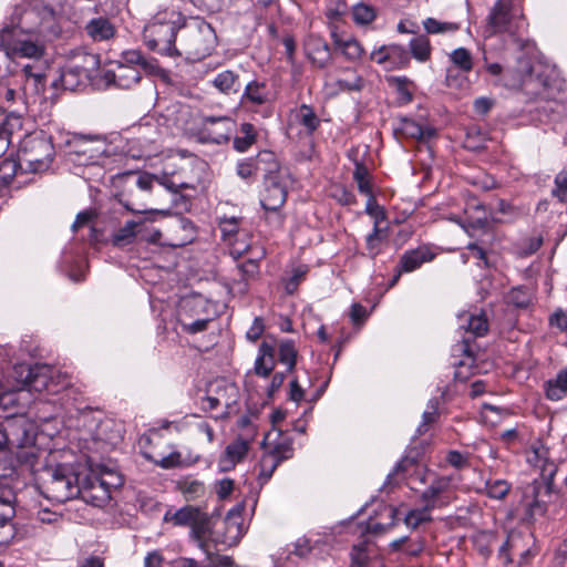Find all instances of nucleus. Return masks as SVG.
<instances>
[{"label":"nucleus","mask_w":567,"mask_h":567,"mask_svg":"<svg viewBox=\"0 0 567 567\" xmlns=\"http://www.w3.org/2000/svg\"><path fill=\"white\" fill-rule=\"evenodd\" d=\"M423 27L429 34L453 33L460 29V24L456 22H443L434 18H426L423 21Z\"/></svg>","instance_id":"obj_44"},{"label":"nucleus","mask_w":567,"mask_h":567,"mask_svg":"<svg viewBox=\"0 0 567 567\" xmlns=\"http://www.w3.org/2000/svg\"><path fill=\"white\" fill-rule=\"evenodd\" d=\"M120 63H125L126 65L132 66H141L144 70L152 69V63L148 62L143 54L140 51L136 50H128L123 52L122 54V61Z\"/></svg>","instance_id":"obj_55"},{"label":"nucleus","mask_w":567,"mask_h":567,"mask_svg":"<svg viewBox=\"0 0 567 567\" xmlns=\"http://www.w3.org/2000/svg\"><path fill=\"white\" fill-rule=\"evenodd\" d=\"M54 20V10L44 4V0H32L16 24L4 25L0 30V51L14 66L40 63L45 54V44L39 38L44 23Z\"/></svg>","instance_id":"obj_1"},{"label":"nucleus","mask_w":567,"mask_h":567,"mask_svg":"<svg viewBox=\"0 0 567 567\" xmlns=\"http://www.w3.org/2000/svg\"><path fill=\"white\" fill-rule=\"evenodd\" d=\"M257 140V132L251 123H243L239 128V135L234 138L233 146L237 152L248 151Z\"/></svg>","instance_id":"obj_39"},{"label":"nucleus","mask_w":567,"mask_h":567,"mask_svg":"<svg viewBox=\"0 0 567 567\" xmlns=\"http://www.w3.org/2000/svg\"><path fill=\"white\" fill-rule=\"evenodd\" d=\"M208 559V564L206 566L210 567H234V560L229 556L224 555H215L210 550V556L206 555Z\"/></svg>","instance_id":"obj_64"},{"label":"nucleus","mask_w":567,"mask_h":567,"mask_svg":"<svg viewBox=\"0 0 567 567\" xmlns=\"http://www.w3.org/2000/svg\"><path fill=\"white\" fill-rule=\"evenodd\" d=\"M553 195L561 203H567V172H559L555 177Z\"/></svg>","instance_id":"obj_58"},{"label":"nucleus","mask_w":567,"mask_h":567,"mask_svg":"<svg viewBox=\"0 0 567 567\" xmlns=\"http://www.w3.org/2000/svg\"><path fill=\"white\" fill-rule=\"evenodd\" d=\"M203 512L204 511L199 507L186 505L174 513L167 512L164 519L175 526L190 527Z\"/></svg>","instance_id":"obj_31"},{"label":"nucleus","mask_w":567,"mask_h":567,"mask_svg":"<svg viewBox=\"0 0 567 567\" xmlns=\"http://www.w3.org/2000/svg\"><path fill=\"white\" fill-rule=\"evenodd\" d=\"M213 84L216 89L225 94L237 93L241 87L238 74L229 70L217 74L213 81Z\"/></svg>","instance_id":"obj_37"},{"label":"nucleus","mask_w":567,"mask_h":567,"mask_svg":"<svg viewBox=\"0 0 567 567\" xmlns=\"http://www.w3.org/2000/svg\"><path fill=\"white\" fill-rule=\"evenodd\" d=\"M333 43L341 54L349 61H358L364 54V49L361 43L352 38H340L337 33H332Z\"/></svg>","instance_id":"obj_30"},{"label":"nucleus","mask_w":567,"mask_h":567,"mask_svg":"<svg viewBox=\"0 0 567 567\" xmlns=\"http://www.w3.org/2000/svg\"><path fill=\"white\" fill-rule=\"evenodd\" d=\"M53 369L45 364H17L13 368V375L18 381L17 390L28 388L29 391L41 392L51 390Z\"/></svg>","instance_id":"obj_10"},{"label":"nucleus","mask_w":567,"mask_h":567,"mask_svg":"<svg viewBox=\"0 0 567 567\" xmlns=\"http://www.w3.org/2000/svg\"><path fill=\"white\" fill-rule=\"evenodd\" d=\"M485 491L489 498L503 499L511 491V484L504 480L488 481Z\"/></svg>","instance_id":"obj_52"},{"label":"nucleus","mask_w":567,"mask_h":567,"mask_svg":"<svg viewBox=\"0 0 567 567\" xmlns=\"http://www.w3.org/2000/svg\"><path fill=\"white\" fill-rule=\"evenodd\" d=\"M269 437H270V435L267 434L264 440V444H266V442H268L267 443L269 446L268 453L270 455L276 456V458H278V461H280V462L292 457L293 447H292V442L289 437L278 434V437L275 442H270Z\"/></svg>","instance_id":"obj_34"},{"label":"nucleus","mask_w":567,"mask_h":567,"mask_svg":"<svg viewBox=\"0 0 567 567\" xmlns=\"http://www.w3.org/2000/svg\"><path fill=\"white\" fill-rule=\"evenodd\" d=\"M216 34L207 22H198L183 31L174 56H184L186 60L200 61L210 54L214 49Z\"/></svg>","instance_id":"obj_7"},{"label":"nucleus","mask_w":567,"mask_h":567,"mask_svg":"<svg viewBox=\"0 0 567 567\" xmlns=\"http://www.w3.org/2000/svg\"><path fill=\"white\" fill-rule=\"evenodd\" d=\"M178 322L183 329V331L194 334L202 331H205L207 329L208 323L210 322L209 319H197L193 322H188L185 318H183V315L178 319Z\"/></svg>","instance_id":"obj_59"},{"label":"nucleus","mask_w":567,"mask_h":567,"mask_svg":"<svg viewBox=\"0 0 567 567\" xmlns=\"http://www.w3.org/2000/svg\"><path fill=\"white\" fill-rule=\"evenodd\" d=\"M353 179L355 181L358 189L361 194L365 196L373 194L370 184V173L369 169L363 164L355 163Z\"/></svg>","instance_id":"obj_48"},{"label":"nucleus","mask_w":567,"mask_h":567,"mask_svg":"<svg viewBox=\"0 0 567 567\" xmlns=\"http://www.w3.org/2000/svg\"><path fill=\"white\" fill-rule=\"evenodd\" d=\"M237 270L241 277L243 288L241 291H246L247 282L249 280H254L258 277L260 267L259 262L256 259H247L246 261L239 262L237 265Z\"/></svg>","instance_id":"obj_46"},{"label":"nucleus","mask_w":567,"mask_h":567,"mask_svg":"<svg viewBox=\"0 0 567 567\" xmlns=\"http://www.w3.org/2000/svg\"><path fill=\"white\" fill-rule=\"evenodd\" d=\"M437 404L436 402H432L431 410L425 411L422 415V423L417 427V433L420 435L425 433L429 430L430 425H432L437 420Z\"/></svg>","instance_id":"obj_61"},{"label":"nucleus","mask_w":567,"mask_h":567,"mask_svg":"<svg viewBox=\"0 0 567 567\" xmlns=\"http://www.w3.org/2000/svg\"><path fill=\"white\" fill-rule=\"evenodd\" d=\"M371 60L391 69L405 68L410 62L409 52L400 44L382 45L372 51Z\"/></svg>","instance_id":"obj_14"},{"label":"nucleus","mask_w":567,"mask_h":567,"mask_svg":"<svg viewBox=\"0 0 567 567\" xmlns=\"http://www.w3.org/2000/svg\"><path fill=\"white\" fill-rule=\"evenodd\" d=\"M368 202L365 205V213L374 219V225L380 224L385 219V213L381 206L378 205L373 194L367 195Z\"/></svg>","instance_id":"obj_57"},{"label":"nucleus","mask_w":567,"mask_h":567,"mask_svg":"<svg viewBox=\"0 0 567 567\" xmlns=\"http://www.w3.org/2000/svg\"><path fill=\"white\" fill-rule=\"evenodd\" d=\"M250 449V440L238 437L229 443L218 460V467L221 472H229L243 462Z\"/></svg>","instance_id":"obj_17"},{"label":"nucleus","mask_w":567,"mask_h":567,"mask_svg":"<svg viewBox=\"0 0 567 567\" xmlns=\"http://www.w3.org/2000/svg\"><path fill=\"white\" fill-rule=\"evenodd\" d=\"M352 19L358 25H369L377 18V10L374 7L359 2L352 7Z\"/></svg>","instance_id":"obj_40"},{"label":"nucleus","mask_w":567,"mask_h":567,"mask_svg":"<svg viewBox=\"0 0 567 567\" xmlns=\"http://www.w3.org/2000/svg\"><path fill=\"white\" fill-rule=\"evenodd\" d=\"M398 509L391 505L381 504L379 506L378 516L381 517V522L375 518H370L367 525V530L371 534H384L398 523Z\"/></svg>","instance_id":"obj_23"},{"label":"nucleus","mask_w":567,"mask_h":567,"mask_svg":"<svg viewBox=\"0 0 567 567\" xmlns=\"http://www.w3.org/2000/svg\"><path fill=\"white\" fill-rule=\"evenodd\" d=\"M525 24L523 4L520 0H498L491 8L486 17V37L497 33L514 34Z\"/></svg>","instance_id":"obj_6"},{"label":"nucleus","mask_w":567,"mask_h":567,"mask_svg":"<svg viewBox=\"0 0 567 567\" xmlns=\"http://www.w3.org/2000/svg\"><path fill=\"white\" fill-rule=\"evenodd\" d=\"M494 538H495L494 535L492 533H487V532H482V533H478L475 535V537H474L475 546L483 557H488L491 555V553H492L491 546H492Z\"/></svg>","instance_id":"obj_56"},{"label":"nucleus","mask_w":567,"mask_h":567,"mask_svg":"<svg viewBox=\"0 0 567 567\" xmlns=\"http://www.w3.org/2000/svg\"><path fill=\"white\" fill-rule=\"evenodd\" d=\"M142 75L137 68L126 65L125 63H117L114 70H109L104 73V79L107 83H113L120 89H131L137 84Z\"/></svg>","instance_id":"obj_19"},{"label":"nucleus","mask_w":567,"mask_h":567,"mask_svg":"<svg viewBox=\"0 0 567 567\" xmlns=\"http://www.w3.org/2000/svg\"><path fill=\"white\" fill-rule=\"evenodd\" d=\"M90 78V70L84 64L70 62L61 73L62 85L66 90L74 91L84 84Z\"/></svg>","instance_id":"obj_24"},{"label":"nucleus","mask_w":567,"mask_h":567,"mask_svg":"<svg viewBox=\"0 0 567 567\" xmlns=\"http://www.w3.org/2000/svg\"><path fill=\"white\" fill-rule=\"evenodd\" d=\"M9 444L24 447L33 443V425L24 416H12L2 423Z\"/></svg>","instance_id":"obj_12"},{"label":"nucleus","mask_w":567,"mask_h":567,"mask_svg":"<svg viewBox=\"0 0 567 567\" xmlns=\"http://www.w3.org/2000/svg\"><path fill=\"white\" fill-rule=\"evenodd\" d=\"M297 121L302 125L309 134H312L320 125V120L313 109L307 104H302L296 114Z\"/></svg>","instance_id":"obj_41"},{"label":"nucleus","mask_w":567,"mask_h":567,"mask_svg":"<svg viewBox=\"0 0 567 567\" xmlns=\"http://www.w3.org/2000/svg\"><path fill=\"white\" fill-rule=\"evenodd\" d=\"M388 233L386 229L381 228V226L374 225L373 230L365 238V248L367 255L370 258H375L381 251L386 243Z\"/></svg>","instance_id":"obj_38"},{"label":"nucleus","mask_w":567,"mask_h":567,"mask_svg":"<svg viewBox=\"0 0 567 567\" xmlns=\"http://www.w3.org/2000/svg\"><path fill=\"white\" fill-rule=\"evenodd\" d=\"M233 121L228 116H204L200 133L204 140L223 144L229 140Z\"/></svg>","instance_id":"obj_13"},{"label":"nucleus","mask_w":567,"mask_h":567,"mask_svg":"<svg viewBox=\"0 0 567 567\" xmlns=\"http://www.w3.org/2000/svg\"><path fill=\"white\" fill-rule=\"evenodd\" d=\"M281 462L278 461V458H276V456L274 455H270L268 452H266L261 458H260V462H259V467H260V472H259V481L261 483H266L272 475V473L275 472V470L277 468V466L280 464Z\"/></svg>","instance_id":"obj_51"},{"label":"nucleus","mask_w":567,"mask_h":567,"mask_svg":"<svg viewBox=\"0 0 567 567\" xmlns=\"http://www.w3.org/2000/svg\"><path fill=\"white\" fill-rule=\"evenodd\" d=\"M54 146L43 133L25 135L20 142L19 159L21 169L31 173L45 172L54 158Z\"/></svg>","instance_id":"obj_5"},{"label":"nucleus","mask_w":567,"mask_h":567,"mask_svg":"<svg viewBox=\"0 0 567 567\" xmlns=\"http://www.w3.org/2000/svg\"><path fill=\"white\" fill-rule=\"evenodd\" d=\"M433 258L434 254L427 246H419L415 249L405 251L400 258L399 272L394 278V281L398 280V277L402 272L414 271L419 269L423 264L431 261Z\"/></svg>","instance_id":"obj_20"},{"label":"nucleus","mask_w":567,"mask_h":567,"mask_svg":"<svg viewBox=\"0 0 567 567\" xmlns=\"http://www.w3.org/2000/svg\"><path fill=\"white\" fill-rule=\"evenodd\" d=\"M331 196L341 205L351 206L357 203L355 196L351 190L344 186H336L332 189Z\"/></svg>","instance_id":"obj_60"},{"label":"nucleus","mask_w":567,"mask_h":567,"mask_svg":"<svg viewBox=\"0 0 567 567\" xmlns=\"http://www.w3.org/2000/svg\"><path fill=\"white\" fill-rule=\"evenodd\" d=\"M68 155L80 165H99L110 156V144L100 135L73 134L66 141Z\"/></svg>","instance_id":"obj_9"},{"label":"nucleus","mask_w":567,"mask_h":567,"mask_svg":"<svg viewBox=\"0 0 567 567\" xmlns=\"http://www.w3.org/2000/svg\"><path fill=\"white\" fill-rule=\"evenodd\" d=\"M112 481L104 478H94L90 488L81 489L78 475L66 465L49 467L44 471V477L41 483V493L51 501L64 503L80 494L83 498L103 502L110 498V488L122 485V480L117 475H112Z\"/></svg>","instance_id":"obj_2"},{"label":"nucleus","mask_w":567,"mask_h":567,"mask_svg":"<svg viewBox=\"0 0 567 567\" xmlns=\"http://www.w3.org/2000/svg\"><path fill=\"white\" fill-rule=\"evenodd\" d=\"M270 101V90L264 82L251 81L245 86L241 102L254 105H264Z\"/></svg>","instance_id":"obj_28"},{"label":"nucleus","mask_w":567,"mask_h":567,"mask_svg":"<svg viewBox=\"0 0 567 567\" xmlns=\"http://www.w3.org/2000/svg\"><path fill=\"white\" fill-rule=\"evenodd\" d=\"M243 507L230 509L221 523V529L214 533V542L225 547L236 546L246 532Z\"/></svg>","instance_id":"obj_11"},{"label":"nucleus","mask_w":567,"mask_h":567,"mask_svg":"<svg viewBox=\"0 0 567 567\" xmlns=\"http://www.w3.org/2000/svg\"><path fill=\"white\" fill-rule=\"evenodd\" d=\"M185 28V17L177 10L163 9L157 11L145 25L143 40L153 51L174 56L177 52L175 43L177 32Z\"/></svg>","instance_id":"obj_4"},{"label":"nucleus","mask_w":567,"mask_h":567,"mask_svg":"<svg viewBox=\"0 0 567 567\" xmlns=\"http://www.w3.org/2000/svg\"><path fill=\"white\" fill-rule=\"evenodd\" d=\"M21 169L20 159L4 158L0 163V183L9 185L16 176L18 169Z\"/></svg>","instance_id":"obj_49"},{"label":"nucleus","mask_w":567,"mask_h":567,"mask_svg":"<svg viewBox=\"0 0 567 567\" xmlns=\"http://www.w3.org/2000/svg\"><path fill=\"white\" fill-rule=\"evenodd\" d=\"M85 31L93 41H107L116 33L114 24L104 17L90 20L85 25Z\"/></svg>","instance_id":"obj_26"},{"label":"nucleus","mask_w":567,"mask_h":567,"mask_svg":"<svg viewBox=\"0 0 567 567\" xmlns=\"http://www.w3.org/2000/svg\"><path fill=\"white\" fill-rule=\"evenodd\" d=\"M297 349L293 341L284 340L279 343L278 357L279 361L287 365L288 371H292L296 367Z\"/></svg>","instance_id":"obj_45"},{"label":"nucleus","mask_w":567,"mask_h":567,"mask_svg":"<svg viewBox=\"0 0 567 567\" xmlns=\"http://www.w3.org/2000/svg\"><path fill=\"white\" fill-rule=\"evenodd\" d=\"M144 220H128L112 236V244L116 247H124L132 244L137 234L142 230Z\"/></svg>","instance_id":"obj_29"},{"label":"nucleus","mask_w":567,"mask_h":567,"mask_svg":"<svg viewBox=\"0 0 567 567\" xmlns=\"http://www.w3.org/2000/svg\"><path fill=\"white\" fill-rule=\"evenodd\" d=\"M258 173L262 174L264 182L276 178H290V172L282 166L276 154L271 151H260L256 155Z\"/></svg>","instance_id":"obj_16"},{"label":"nucleus","mask_w":567,"mask_h":567,"mask_svg":"<svg viewBox=\"0 0 567 567\" xmlns=\"http://www.w3.org/2000/svg\"><path fill=\"white\" fill-rule=\"evenodd\" d=\"M258 173V168L256 165V156L247 158L237 165V174L246 179Z\"/></svg>","instance_id":"obj_62"},{"label":"nucleus","mask_w":567,"mask_h":567,"mask_svg":"<svg viewBox=\"0 0 567 567\" xmlns=\"http://www.w3.org/2000/svg\"><path fill=\"white\" fill-rule=\"evenodd\" d=\"M516 43L524 54L517 58V66L513 74L507 71L503 75L504 84L512 87L519 86L527 79H532L535 75V80L544 89L545 97L555 100L554 91H559L561 87V82L557 78L555 70L536 61L537 50L534 41L517 39Z\"/></svg>","instance_id":"obj_3"},{"label":"nucleus","mask_w":567,"mask_h":567,"mask_svg":"<svg viewBox=\"0 0 567 567\" xmlns=\"http://www.w3.org/2000/svg\"><path fill=\"white\" fill-rule=\"evenodd\" d=\"M411 54L420 62H425L431 56V44L426 35H419L410 41Z\"/></svg>","instance_id":"obj_43"},{"label":"nucleus","mask_w":567,"mask_h":567,"mask_svg":"<svg viewBox=\"0 0 567 567\" xmlns=\"http://www.w3.org/2000/svg\"><path fill=\"white\" fill-rule=\"evenodd\" d=\"M1 134L7 135L11 142L17 135L19 138L22 136V117L17 114H9L3 123L0 125Z\"/></svg>","instance_id":"obj_47"},{"label":"nucleus","mask_w":567,"mask_h":567,"mask_svg":"<svg viewBox=\"0 0 567 567\" xmlns=\"http://www.w3.org/2000/svg\"><path fill=\"white\" fill-rule=\"evenodd\" d=\"M305 50L308 58L318 68H326L331 61L330 48L321 37L309 35L305 42Z\"/></svg>","instance_id":"obj_22"},{"label":"nucleus","mask_w":567,"mask_h":567,"mask_svg":"<svg viewBox=\"0 0 567 567\" xmlns=\"http://www.w3.org/2000/svg\"><path fill=\"white\" fill-rule=\"evenodd\" d=\"M400 131L408 137L415 138L417 141H429L434 137L436 131L432 127H423L413 120L404 118L401 122Z\"/></svg>","instance_id":"obj_36"},{"label":"nucleus","mask_w":567,"mask_h":567,"mask_svg":"<svg viewBox=\"0 0 567 567\" xmlns=\"http://www.w3.org/2000/svg\"><path fill=\"white\" fill-rule=\"evenodd\" d=\"M21 74L24 78V84L22 89L27 96H34L44 92L45 74L40 63L23 64L21 69Z\"/></svg>","instance_id":"obj_18"},{"label":"nucleus","mask_w":567,"mask_h":567,"mask_svg":"<svg viewBox=\"0 0 567 567\" xmlns=\"http://www.w3.org/2000/svg\"><path fill=\"white\" fill-rule=\"evenodd\" d=\"M289 182L290 178H276L264 182L265 192L260 203L266 210L277 213L286 203Z\"/></svg>","instance_id":"obj_15"},{"label":"nucleus","mask_w":567,"mask_h":567,"mask_svg":"<svg viewBox=\"0 0 567 567\" xmlns=\"http://www.w3.org/2000/svg\"><path fill=\"white\" fill-rule=\"evenodd\" d=\"M451 61L463 72H470L473 69L471 52L465 48L455 49L451 55Z\"/></svg>","instance_id":"obj_54"},{"label":"nucleus","mask_w":567,"mask_h":567,"mask_svg":"<svg viewBox=\"0 0 567 567\" xmlns=\"http://www.w3.org/2000/svg\"><path fill=\"white\" fill-rule=\"evenodd\" d=\"M432 509L433 508H427V505L424 504L423 508L421 509L410 511L404 517L405 525L414 529L419 527L421 524L430 522L432 519L430 515V512Z\"/></svg>","instance_id":"obj_50"},{"label":"nucleus","mask_w":567,"mask_h":567,"mask_svg":"<svg viewBox=\"0 0 567 567\" xmlns=\"http://www.w3.org/2000/svg\"><path fill=\"white\" fill-rule=\"evenodd\" d=\"M118 202L134 214L147 213V203L152 195L154 178L151 174H126L122 178Z\"/></svg>","instance_id":"obj_8"},{"label":"nucleus","mask_w":567,"mask_h":567,"mask_svg":"<svg viewBox=\"0 0 567 567\" xmlns=\"http://www.w3.org/2000/svg\"><path fill=\"white\" fill-rule=\"evenodd\" d=\"M275 348L267 342H262L259 346V353L255 361V373L259 377L267 378L275 369Z\"/></svg>","instance_id":"obj_27"},{"label":"nucleus","mask_w":567,"mask_h":567,"mask_svg":"<svg viewBox=\"0 0 567 567\" xmlns=\"http://www.w3.org/2000/svg\"><path fill=\"white\" fill-rule=\"evenodd\" d=\"M189 536L197 546L208 556H210V546L207 535L210 533V518L206 512H203L195 523L189 527Z\"/></svg>","instance_id":"obj_25"},{"label":"nucleus","mask_w":567,"mask_h":567,"mask_svg":"<svg viewBox=\"0 0 567 567\" xmlns=\"http://www.w3.org/2000/svg\"><path fill=\"white\" fill-rule=\"evenodd\" d=\"M451 480L449 477H436L424 489L421 495L423 504L427 508H436L447 504L445 493L450 488Z\"/></svg>","instance_id":"obj_21"},{"label":"nucleus","mask_w":567,"mask_h":567,"mask_svg":"<svg viewBox=\"0 0 567 567\" xmlns=\"http://www.w3.org/2000/svg\"><path fill=\"white\" fill-rule=\"evenodd\" d=\"M177 488L187 502L203 499L207 494L205 484L198 480H182L177 483Z\"/></svg>","instance_id":"obj_35"},{"label":"nucleus","mask_w":567,"mask_h":567,"mask_svg":"<svg viewBox=\"0 0 567 567\" xmlns=\"http://www.w3.org/2000/svg\"><path fill=\"white\" fill-rule=\"evenodd\" d=\"M533 301V293L528 288L515 287L506 295V302L516 308L525 309Z\"/></svg>","instance_id":"obj_42"},{"label":"nucleus","mask_w":567,"mask_h":567,"mask_svg":"<svg viewBox=\"0 0 567 567\" xmlns=\"http://www.w3.org/2000/svg\"><path fill=\"white\" fill-rule=\"evenodd\" d=\"M460 327L471 332L474 337H483L488 331V322L484 313H464L460 317Z\"/></svg>","instance_id":"obj_33"},{"label":"nucleus","mask_w":567,"mask_h":567,"mask_svg":"<svg viewBox=\"0 0 567 567\" xmlns=\"http://www.w3.org/2000/svg\"><path fill=\"white\" fill-rule=\"evenodd\" d=\"M544 389L548 400H563L567 395V368L561 369L554 379L546 381Z\"/></svg>","instance_id":"obj_32"},{"label":"nucleus","mask_w":567,"mask_h":567,"mask_svg":"<svg viewBox=\"0 0 567 567\" xmlns=\"http://www.w3.org/2000/svg\"><path fill=\"white\" fill-rule=\"evenodd\" d=\"M466 250L468 252L462 255L464 262H467L470 257H472L477 260L478 267H489L487 251L483 247L478 246L476 243H471L466 246Z\"/></svg>","instance_id":"obj_53"},{"label":"nucleus","mask_w":567,"mask_h":567,"mask_svg":"<svg viewBox=\"0 0 567 567\" xmlns=\"http://www.w3.org/2000/svg\"><path fill=\"white\" fill-rule=\"evenodd\" d=\"M543 244L542 237H530L525 239L519 246V254L522 256H529L536 252Z\"/></svg>","instance_id":"obj_63"}]
</instances>
